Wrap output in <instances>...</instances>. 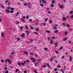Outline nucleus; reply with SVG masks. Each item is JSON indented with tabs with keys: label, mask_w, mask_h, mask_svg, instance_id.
I'll return each instance as SVG.
<instances>
[{
	"label": "nucleus",
	"mask_w": 73,
	"mask_h": 73,
	"mask_svg": "<svg viewBox=\"0 0 73 73\" xmlns=\"http://www.w3.org/2000/svg\"><path fill=\"white\" fill-rule=\"evenodd\" d=\"M7 62H8L9 63V64H10L11 63V60H9V59H7L6 60H5L6 63H7Z\"/></svg>",
	"instance_id": "nucleus-1"
},
{
	"label": "nucleus",
	"mask_w": 73,
	"mask_h": 73,
	"mask_svg": "<svg viewBox=\"0 0 73 73\" xmlns=\"http://www.w3.org/2000/svg\"><path fill=\"white\" fill-rule=\"evenodd\" d=\"M69 58H70V62L72 61V60L73 59V58L72 57V56H69Z\"/></svg>",
	"instance_id": "nucleus-2"
},
{
	"label": "nucleus",
	"mask_w": 73,
	"mask_h": 73,
	"mask_svg": "<svg viewBox=\"0 0 73 73\" xmlns=\"http://www.w3.org/2000/svg\"><path fill=\"white\" fill-rule=\"evenodd\" d=\"M58 5L59 6L60 8H64V7L62 5L61 6H60V4H58Z\"/></svg>",
	"instance_id": "nucleus-3"
},
{
	"label": "nucleus",
	"mask_w": 73,
	"mask_h": 73,
	"mask_svg": "<svg viewBox=\"0 0 73 73\" xmlns=\"http://www.w3.org/2000/svg\"><path fill=\"white\" fill-rule=\"evenodd\" d=\"M25 35V33H23L21 35V37H24V36Z\"/></svg>",
	"instance_id": "nucleus-4"
},
{
	"label": "nucleus",
	"mask_w": 73,
	"mask_h": 73,
	"mask_svg": "<svg viewBox=\"0 0 73 73\" xmlns=\"http://www.w3.org/2000/svg\"><path fill=\"white\" fill-rule=\"evenodd\" d=\"M32 41H33V39H31L30 42H27V44H29V43H31Z\"/></svg>",
	"instance_id": "nucleus-5"
},
{
	"label": "nucleus",
	"mask_w": 73,
	"mask_h": 73,
	"mask_svg": "<svg viewBox=\"0 0 73 73\" xmlns=\"http://www.w3.org/2000/svg\"><path fill=\"white\" fill-rule=\"evenodd\" d=\"M1 36L2 37H4V33H1Z\"/></svg>",
	"instance_id": "nucleus-6"
},
{
	"label": "nucleus",
	"mask_w": 73,
	"mask_h": 73,
	"mask_svg": "<svg viewBox=\"0 0 73 73\" xmlns=\"http://www.w3.org/2000/svg\"><path fill=\"white\" fill-rule=\"evenodd\" d=\"M57 44H58L57 43H54V45H55V47H57Z\"/></svg>",
	"instance_id": "nucleus-7"
},
{
	"label": "nucleus",
	"mask_w": 73,
	"mask_h": 73,
	"mask_svg": "<svg viewBox=\"0 0 73 73\" xmlns=\"http://www.w3.org/2000/svg\"><path fill=\"white\" fill-rule=\"evenodd\" d=\"M42 2H43L44 4H46V2L44 0H42Z\"/></svg>",
	"instance_id": "nucleus-8"
},
{
	"label": "nucleus",
	"mask_w": 73,
	"mask_h": 73,
	"mask_svg": "<svg viewBox=\"0 0 73 73\" xmlns=\"http://www.w3.org/2000/svg\"><path fill=\"white\" fill-rule=\"evenodd\" d=\"M19 15V12H17V13H16L15 14V15L16 16H18V15Z\"/></svg>",
	"instance_id": "nucleus-9"
},
{
	"label": "nucleus",
	"mask_w": 73,
	"mask_h": 73,
	"mask_svg": "<svg viewBox=\"0 0 73 73\" xmlns=\"http://www.w3.org/2000/svg\"><path fill=\"white\" fill-rule=\"evenodd\" d=\"M67 39H68V38L66 37L65 38H64L63 39V41H66V40H67Z\"/></svg>",
	"instance_id": "nucleus-10"
},
{
	"label": "nucleus",
	"mask_w": 73,
	"mask_h": 73,
	"mask_svg": "<svg viewBox=\"0 0 73 73\" xmlns=\"http://www.w3.org/2000/svg\"><path fill=\"white\" fill-rule=\"evenodd\" d=\"M63 20L65 21L66 20V18L65 17H63L62 18Z\"/></svg>",
	"instance_id": "nucleus-11"
},
{
	"label": "nucleus",
	"mask_w": 73,
	"mask_h": 73,
	"mask_svg": "<svg viewBox=\"0 0 73 73\" xmlns=\"http://www.w3.org/2000/svg\"><path fill=\"white\" fill-rule=\"evenodd\" d=\"M11 55H12L13 56L14 54H15V52H11Z\"/></svg>",
	"instance_id": "nucleus-12"
},
{
	"label": "nucleus",
	"mask_w": 73,
	"mask_h": 73,
	"mask_svg": "<svg viewBox=\"0 0 73 73\" xmlns=\"http://www.w3.org/2000/svg\"><path fill=\"white\" fill-rule=\"evenodd\" d=\"M24 52L25 54H27V55L28 54V53L26 51H24Z\"/></svg>",
	"instance_id": "nucleus-13"
},
{
	"label": "nucleus",
	"mask_w": 73,
	"mask_h": 73,
	"mask_svg": "<svg viewBox=\"0 0 73 73\" xmlns=\"http://www.w3.org/2000/svg\"><path fill=\"white\" fill-rule=\"evenodd\" d=\"M46 33H49L50 32V31L49 30H47L46 31Z\"/></svg>",
	"instance_id": "nucleus-14"
},
{
	"label": "nucleus",
	"mask_w": 73,
	"mask_h": 73,
	"mask_svg": "<svg viewBox=\"0 0 73 73\" xmlns=\"http://www.w3.org/2000/svg\"><path fill=\"white\" fill-rule=\"evenodd\" d=\"M54 6V5L53 4H51L50 5V7H53Z\"/></svg>",
	"instance_id": "nucleus-15"
},
{
	"label": "nucleus",
	"mask_w": 73,
	"mask_h": 73,
	"mask_svg": "<svg viewBox=\"0 0 73 73\" xmlns=\"http://www.w3.org/2000/svg\"><path fill=\"white\" fill-rule=\"evenodd\" d=\"M25 28H26V29H27V30H28V29H29V28H28V26L26 25Z\"/></svg>",
	"instance_id": "nucleus-16"
},
{
	"label": "nucleus",
	"mask_w": 73,
	"mask_h": 73,
	"mask_svg": "<svg viewBox=\"0 0 73 73\" xmlns=\"http://www.w3.org/2000/svg\"><path fill=\"white\" fill-rule=\"evenodd\" d=\"M66 26L67 27V28H70V26L68 24L66 25Z\"/></svg>",
	"instance_id": "nucleus-17"
},
{
	"label": "nucleus",
	"mask_w": 73,
	"mask_h": 73,
	"mask_svg": "<svg viewBox=\"0 0 73 73\" xmlns=\"http://www.w3.org/2000/svg\"><path fill=\"white\" fill-rule=\"evenodd\" d=\"M44 50H45L46 51H47L48 50V48H45L44 49Z\"/></svg>",
	"instance_id": "nucleus-18"
},
{
	"label": "nucleus",
	"mask_w": 73,
	"mask_h": 73,
	"mask_svg": "<svg viewBox=\"0 0 73 73\" xmlns=\"http://www.w3.org/2000/svg\"><path fill=\"white\" fill-rule=\"evenodd\" d=\"M51 2L53 4H54V3H55V1L54 0L52 1Z\"/></svg>",
	"instance_id": "nucleus-19"
},
{
	"label": "nucleus",
	"mask_w": 73,
	"mask_h": 73,
	"mask_svg": "<svg viewBox=\"0 0 73 73\" xmlns=\"http://www.w3.org/2000/svg\"><path fill=\"white\" fill-rule=\"evenodd\" d=\"M50 42L51 44H52L53 43V41H52V40H50Z\"/></svg>",
	"instance_id": "nucleus-20"
},
{
	"label": "nucleus",
	"mask_w": 73,
	"mask_h": 73,
	"mask_svg": "<svg viewBox=\"0 0 73 73\" xmlns=\"http://www.w3.org/2000/svg\"><path fill=\"white\" fill-rule=\"evenodd\" d=\"M16 24H19V22L18 21H16L15 22Z\"/></svg>",
	"instance_id": "nucleus-21"
},
{
	"label": "nucleus",
	"mask_w": 73,
	"mask_h": 73,
	"mask_svg": "<svg viewBox=\"0 0 73 73\" xmlns=\"http://www.w3.org/2000/svg\"><path fill=\"white\" fill-rule=\"evenodd\" d=\"M53 57H51V58H50V62H52V60H53Z\"/></svg>",
	"instance_id": "nucleus-22"
},
{
	"label": "nucleus",
	"mask_w": 73,
	"mask_h": 73,
	"mask_svg": "<svg viewBox=\"0 0 73 73\" xmlns=\"http://www.w3.org/2000/svg\"><path fill=\"white\" fill-rule=\"evenodd\" d=\"M21 19L22 21H23V22H25V20H24V19L23 18H21Z\"/></svg>",
	"instance_id": "nucleus-23"
},
{
	"label": "nucleus",
	"mask_w": 73,
	"mask_h": 73,
	"mask_svg": "<svg viewBox=\"0 0 73 73\" xmlns=\"http://www.w3.org/2000/svg\"><path fill=\"white\" fill-rule=\"evenodd\" d=\"M17 64L19 65V66H21V63L20 62L18 63Z\"/></svg>",
	"instance_id": "nucleus-24"
},
{
	"label": "nucleus",
	"mask_w": 73,
	"mask_h": 73,
	"mask_svg": "<svg viewBox=\"0 0 73 73\" xmlns=\"http://www.w3.org/2000/svg\"><path fill=\"white\" fill-rule=\"evenodd\" d=\"M6 12L7 13H8L9 12H10V11L9 10H7L6 11Z\"/></svg>",
	"instance_id": "nucleus-25"
},
{
	"label": "nucleus",
	"mask_w": 73,
	"mask_h": 73,
	"mask_svg": "<svg viewBox=\"0 0 73 73\" xmlns=\"http://www.w3.org/2000/svg\"><path fill=\"white\" fill-rule=\"evenodd\" d=\"M50 23H53V21H52V20H50L49 21Z\"/></svg>",
	"instance_id": "nucleus-26"
},
{
	"label": "nucleus",
	"mask_w": 73,
	"mask_h": 73,
	"mask_svg": "<svg viewBox=\"0 0 73 73\" xmlns=\"http://www.w3.org/2000/svg\"><path fill=\"white\" fill-rule=\"evenodd\" d=\"M56 57L57 56H54L52 57L53 58V59H54V58H56Z\"/></svg>",
	"instance_id": "nucleus-27"
},
{
	"label": "nucleus",
	"mask_w": 73,
	"mask_h": 73,
	"mask_svg": "<svg viewBox=\"0 0 73 73\" xmlns=\"http://www.w3.org/2000/svg\"><path fill=\"white\" fill-rule=\"evenodd\" d=\"M10 13H13L14 12V11H10Z\"/></svg>",
	"instance_id": "nucleus-28"
},
{
	"label": "nucleus",
	"mask_w": 73,
	"mask_h": 73,
	"mask_svg": "<svg viewBox=\"0 0 73 73\" xmlns=\"http://www.w3.org/2000/svg\"><path fill=\"white\" fill-rule=\"evenodd\" d=\"M54 33H58V30H56L55 31Z\"/></svg>",
	"instance_id": "nucleus-29"
},
{
	"label": "nucleus",
	"mask_w": 73,
	"mask_h": 73,
	"mask_svg": "<svg viewBox=\"0 0 73 73\" xmlns=\"http://www.w3.org/2000/svg\"><path fill=\"white\" fill-rule=\"evenodd\" d=\"M46 65H45L44 66H42V68H45V67H46Z\"/></svg>",
	"instance_id": "nucleus-30"
},
{
	"label": "nucleus",
	"mask_w": 73,
	"mask_h": 73,
	"mask_svg": "<svg viewBox=\"0 0 73 73\" xmlns=\"http://www.w3.org/2000/svg\"><path fill=\"white\" fill-rule=\"evenodd\" d=\"M53 28L54 29H57V27H54Z\"/></svg>",
	"instance_id": "nucleus-31"
},
{
	"label": "nucleus",
	"mask_w": 73,
	"mask_h": 73,
	"mask_svg": "<svg viewBox=\"0 0 73 73\" xmlns=\"http://www.w3.org/2000/svg\"><path fill=\"white\" fill-rule=\"evenodd\" d=\"M24 5L25 6H27V5H28V4H27L26 3H24Z\"/></svg>",
	"instance_id": "nucleus-32"
},
{
	"label": "nucleus",
	"mask_w": 73,
	"mask_h": 73,
	"mask_svg": "<svg viewBox=\"0 0 73 73\" xmlns=\"http://www.w3.org/2000/svg\"><path fill=\"white\" fill-rule=\"evenodd\" d=\"M48 20V19L46 18V19H45V20H44V21H45V22L47 21Z\"/></svg>",
	"instance_id": "nucleus-33"
},
{
	"label": "nucleus",
	"mask_w": 73,
	"mask_h": 73,
	"mask_svg": "<svg viewBox=\"0 0 73 73\" xmlns=\"http://www.w3.org/2000/svg\"><path fill=\"white\" fill-rule=\"evenodd\" d=\"M17 40L18 41H20V38H17Z\"/></svg>",
	"instance_id": "nucleus-34"
},
{
	"label": "nucleus",
	"mask_w": 73,
	"mask_h": 73,
	"mask_svg": "<svg viewBox=\"0 0 73 73\" xmlns=\"http://www.w3.org/2000/svg\"><path fill=\"white\" fill-rule=\"evenodd\" d=\"M34 34H35L36 35H38V34L36 32H34Z\"/></svg>",
	"instance_id": "nucleus-35"
},
{
	"label": "nucleus",
	"mask_w": 73,
	"mask_h": 73,
	"mask_svg": "<svg viewBox=\"0 0 73 73\" xmlns=\"http://www.w3.org/2000/svg\"><path fill=\"white\" fill-rule=\"evenodd\" d=\"M26 33L27 34V35H29V32H28V31H26Z\"/></svg>",
	"instance_id": "nucleus-36"
},
{
	"label": "nucleus",
	"mask_w": 73,
	"mask_h": 73,
	"mask_svg": "<svg viewBox=\"0 0 73 73\" xmlns=\"http://www.w3.org/2000/svg\"><path fill=\"white\" fill-rule=\"evenodd\" d=\"M10 9L11 10H12V11H13V10H15V9L13 8H11Z\"/></svg>",
	"instance_id": "nucleus-37"
},
{
	"label": "nucleus",
	"mask_w": 73,
	"mask_h": 73,
	"mask_svg": "<svg viewBox=\"0 0 73 73\" xmlns=\"http://www.w3.org/2000/svg\"><path fill=\"white\" fill-rule=\"evenodd\" d=\"M40 5L42 7H44V5L42 4H40Z\"/></svg>",
	"instance_id": "nucleus-38"
},
{
	"label": "nucleus",
	"mask_w": 73,
	"mask_h": 73,
	"mask_svg": "<svg viewBox=\"0 0 73 73\" xmlns=\"http://www.w3.org/2000/svg\"><path fill=\"white\" fill-rule=\"evenodd\" d=\"M31 29H33V27L32 26H31Z\"/></svg>",
	"instance_id": "nucleus-39"
},
{
	"label": "nucleus",
	"mask_w": 73,
	"mask_h": 73,
	"mask_svg": "<svg viewBox=\"0 0 73 73\" xmlns=\"http://www.w3.org/2000/svg\"><path fill=\"white\" fill-rule=\"evenodd\" d=\"M36 31H37V32H38L39 31V29H36Z\"/></svg>",
	"instance_id": "nucleus-40"
},
{
	"label": "nucleus",
	"mask_w": 73,
	"mask_h": 73,
	"mask_svg": "<svg viewBox=\"0 0 73 73\" xmlns=\"http://www.w3.org/2000/svg\"><path fill=\"white\" fill-rule=\"evenodd\" d=\"M52 38L53 40H54V39H55V37L54 36H52Z\"/></svg>",
	"instance_id": "nucleus-41"
},
{
	"label": "nucleus",
	"mask_w": 73,
	"mask_h": 73,
	"mask_svg": "<svg viewBox=\"0 0 73 73\" xmlns=\"http://www.w3.org/2000/svg\"><path fill=\"white\" fill-rule=\"evenodd\" d=\"M65 35H68V33L67 31L65 33Z\"/></svg>",
	"instance_id": "nucleus-42"
},
{
	"label": "nucleus",
	"mask_w": 73,
	"mask_h": 73,
	"mask_svg": "<svg viewBox=\"0 0 73 73\" xmlns=\"http://www.w3.org/2000/svg\"><path fill=\"white\" fill-rule=\"evenodd\" d=\"M26 19H29V16H26Z\"/></svg>",
	"instance_id": "nucleus-43"
},
{
	"label": "nucleus",
	"mask_w": 73,
	"mask_h": 73,
	"mask_svg": "<svg viewBox=\"0 0 73 73\" xmlns=\"http://www.w3.org/2000/svg\"><path fill=\"white\" fill-rule=\"evenodd\" d=\"M54 70L55 71H57V69L56 68H55L54 69Z\"/></svg>",
	"instance_id": "nucleus-44"
},
{
	"label": "nucleus",
	"mask_w": 73,
	"mask_h": 73,
	"mask_svg": "<svg viewBox=\"0 0 73 73\" xmlns=\"http://www.w3.org/2000/svg\"><path fill=\"white\" fill-rule=\"evenodd\" d=\"M38 64V62H37V63H36L35 64V65L36 66H37V65Z\"/></svg>",
	"instance_id": "nucleus-45"
},
{
	"label": "nucleus",
	"mask_w": 73,
	"mask_h": 73,
	"mask_svg": "<svg viewBox=\"0 0 73 73\" xmlns=\"http://www.w3.org/2000/svg\"><path fill=\"white\" fill-rule=\"evenodd\" d=\"M55 27H58V25L57 24H55Z\"/></svg>",
	"instance_id": "nucleus-46"
},
{
	"label": "nucleus",
	"mask_w": 73,
	"mask_h": 73,
	"mask_svg": "<svg viewBox=\"0 0 73 73\" xmlns=\"http://www.w3.org/2000/svg\"><path fill=\"white\" fill-rule=\"evenodd\" d=\"M34 72L35 73H38V72H37V71L36 70H34Z\"/></svg>",
	"instance_id": "nucleus-47"
},
{
	"label": "nucleus",
	"mask_w": 73,
	"mask_h": 73,
	"mask_svg": "<svg viewBox=\"0 0 73 73\" xmlns=\"http://www.w3.org/2000/svg\"><path fill=\"white\" fill-rule=\"evenodd\" d=\"M1 62H3L4 60L2 59V60H1Z\"/></svg>",
	"instance_id": "nucleus-48"
},
{
	"label": "nucleus",
	"mask_w": 73,
	"mask_h": 73,
	"mask_svg": "<svg viewBox=\"0 0 73 73\" xmlns=\"http://www.w3.org/2000/svg\"><path fill=\"white\" fill-rule=\"evenodd\" d=\"M70 14H72V13H73V11H70Z\"/></svg>",
	"instance_id": "nucleus-49"
},
{
	"label": "nucleus",
	"mask_w": 73,
	"mask_h": 73,
	"mask_svg": "<svg viewBox=\"0 0 73 73\" xmlns=\"http://www.w3.org/2000/svg\"><path fill=\"white\" fill-rule=\"evenodd\" d=\"M64 56H63L62 57V59H64Z\"/></svg>",
	"instance_id": "nucleus-50"
},
{
	"label": "nucleus",
	"mask_w": 73,
	"mask_h": 73,
	"mask_svg": "<svg viewBox=\"0 0 73 73\" xmlns=\"http://www.w3.org/2000/svg\"><path fill=\"white\" fill-rule=\"evenodd\" d=\"M11 7H7V9H11Z\"/></svg>",
	"instance_id": "nucleus-51"
},
{
	"label": "nucleus",
	"mask_w": 73,
	"mask_h": 73,
	"mask_svg": "<svg viewBox=\"0 0 73 73\" xmlns=\"http://www.w3.org/2000/svg\"><path fill=\"white\" fill-rule=\"evenodd\" d=\"M26 61L27 62H30L29 60H26Z\"/></svg>",
	"instance_id": "nucleus-52"
},
{
	"label": "nucleus",
	"mask_w": 73,
	"mask_h": 73,
	"mask_svg": "<svg viewBox=\"0 0 73 73\" xmlns=\"http://www.w3.org/2000/svg\"><path fill=\"white\" fill-rule=\"evenodd\" d=\"M48 14H50V13H51V12H50V11H48Z\"/></svg>",
	"instance_id": "nucleus-53"
},
{
	"label": "nucleus",
	"mask_w": 73,
	"mask_h": 73,
	"mask_svg": "<svg viewBox=\"0 0 73 73\" xmlns=\"http://www.w3.org/2000/svg\"><path fill=\"white\" fill-rule=\"evenodd\" d=\"M63 48V47H61L59 48L60 50H61V49H62Z\"/></svg>",
	"instance_id": "nucleus-54"
},
{
	"label": "nucleus",
	"mask_w": 73,
	"mask_h": 73,
	"mask_svg": "<svg viewBox=\"0 0 73 73\" xmlns=\"http://www.w3.org/2000/svg\"><path fill=\"white\" fill-rule=\"evenodd\" d=\"M29 21H30V22H31V21H32V20L31 19H30L29 20Z\"/></svg>",
	"instance_id": "nucleus-55"
},
{
	"label": "nucleus",
	"mask_w": 73,
	"mask_h": 73,
	"mask_svg": "<svg viewBox=\"0 0 73 73\" xmlns=\"http://www.w3.org/2000/svg\"><path fill=\"white\" fill-rule=\"evenodd\" d=\"M60 71H61V72H62V73H64V71H63V70H62L61 69Z\"/></svg>",
	"instance_id": "nucleus-56"
},
{
	"label": "nucleus",
	"mask_w": 73,
	"mask_h": 73,
	"mask_svg": "<svg viewBox=\"0 0 73 73\" xmlns=\"http://www.w3.org/2000/svg\"><path fill=\"white\" fill-rule=\"evenodd\" d=\"M22 18H23V19H25V17L24 16H23Z\"/></svg>",
	"instance_id": "nucleus-57"
},
{
	"label": "nucleus",
	"mask_w": 73,
	"mask_h": 73,
	"mask_svg": "<svg viewBox=\"0 0 73 73\" xmlns=\"http://www.w3.org/2000/svg\"><path fill=\"white\" fill-rule=\"evenodd\" d=\"M8 69V68H7V67H5V70H7Z\"/></svg>",
	"instance_id": "nucleus-58"
},
{
	"label": "nucleus",
	"mask_w": 73,
	"mask_h": 73,
	"mask_svg": "<svg viewBox=\"0 0 73 73\" xmlns=\"http://www.w3.org/2000/svg\"><path fill=\"white\" fill-rule=\"evenodd\" d=\"M5 73H8V70H7Z\"/></svg>",
	"instance_id": "nucleus-59"
},
{
	"label": "nucleus",
	"mask_w": 73,
	"mask_h": 73,
	"mask_svg": "<svg viewBox=\"0 0 73 73\" xmlns=\"http://www.w3.org/2000/svg\"><path fill=\"white\" fill-rule=\"evenodd\" d=\"M10 4H11V2H9L8 4V5H9Z\"/></svg>",
	"instance_id": "nucleus-60"
},
{
	"label": "nucleus",
	"mask_w": 73,
	"mask_h": 73,
	"mask_svg": "<svg viewBox=\"0 0 73 73\" xmlns=\"http://www.w3.org/2000/svg\"><path fill=\"white\" fill-rule=\"evenodd\" d=\"M35 61H36V59H34L33 60V62H35Z\"/></svg>",
	"instance_id": "nucleus-61"
},
{
	"label": "nucleus",
	"mask_w": 73,
	"mask_h": 73,
	"mask_svg": "<svg viewBox=\"0 0 73 73\" xmlns=\"http://www.w3.org/2000/svg\"><path fill=\"white\" fill-rule=\"evenodd\" d=\"M1 6L2 8H4V7H5L4 6H3V5H2Z\"/></svg>",
	"instance_id": "nucleus-62"
},
{
	"label": "nucleus",
	"mask_w": 73,
	"mask_h": 73,
	"mask_svg": "<svg viewBox=\"0 0 73 73\" xmlns=\"http://www.w3.org/2000/svg\"><path fill=\"white\" fill-rule=\"evenodd\" d=\"M70 18H71V19L73 18V15H72L70 17Z\"/></svg>",
	"instance_id": "nucleus-63"
},
{
	"label": "nucleus",
	"mask_w": 73,
	"mask_h": 73,
	"mask_svg": "<svg viewBox=\"0 0 73 73\" xmlns=\"http://www.w3.org/2000/svg\"><path fill=\"white\" fill-rule=\"evenodd\" d=\"M30 54L31 55H33V54L32 52H30Z\"/></svg>",
	"instance_id": "nucleus-64"
}]
</instances>
